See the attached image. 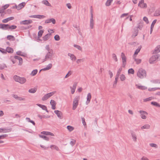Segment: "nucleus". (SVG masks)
Here are the masks:
<instances>
[{"mask_svg":"<svg viewBox=\"0 0 160 160\" xmlns=\"http://www.w3.org/2000/svg\"><path fill=\"white\" fill-rule=\"evenodd\" d=\"M137 75L140 78H142L146 76V72L144 70L140 69H139Z\"/></svg>","mask_w":160,"mask_h":160,"instance_id":"f257e3e1","label":"nucleus"},{"mask_svg":"<svg viewBox=\"0 0 160 160\" xmlns=\"http://www.w3.org/2000/svg\"><path fill=\"white\" fill-rule=\"evenodd\" d=\"M13 78L15 81L22 84L24 83L26 81V79L25 78H20L17 76H14Z\"/></svg>","mask_w":160,"mask_h":160,"instance_id":"f03ea898","label":"nucleus"},{"mask_svg":"<svg viewBox=\"0 0 160 160\" xmlns=\"http://www.w3.org/2000/svg\"><path fill=\"white\" fill-rule=\"evenodd\" d=\"M19 60V63L18 64L19 65H21L22 63V58L18 56H15L14 58H12V61L13 63H14L16 62V60Z\"/></svg>","mask_w":160,"mask_h":160,"instance_id":"7ed1b4c3","label":"nucleus"},{"mask_svg":"<svg viewBox=\"0 0 160 160\" xmlns=\"http://www.w3.org/2000/svg\"><path fill=\"white\" fill-rule=\"evenodd\" d=\"M55 92H52L48 93L45 95L42 98L43 100H45L48 99L49 97L52 96L53 94L55 93Z\"/></svg>","mask_w":160,"mask_h":160,"instance_id":"20e7f679","label":"nucleus"},{"mask_svg":"<svg viewBox=\"0 0 160 160\" xmlns=\"http://www.w3.org/2000/svg\"><path fill=\"white\" fill-rule=\"evenodd\" d=\"M138 6L141 8H144L147 7V4L144 3L143 0H141L138 4Z\"/></svg>","mask_w":160,"mask_h":160,"instance_id":"39448f33","label":"nucleus"},{"mask_svg":"<svg viewBox=\"0 0 160 160\" xmlns=\"http://www.w3.org/2000/svg\"><path fill=\"white\" fill-rule=\"evenodd\" d=\"M32 21L31 20H25L21 22L20 23L22 25H27L32 23Z\"/></svg>","mask_w":160,"mask_h":160,"instance_id":"423d86ee","label":"nucleus"},{"mask_svg":"<svg viewBox=\"0 0 160 160\" xmlns=\"http://www.w3.org/2000/svg\"><path fill=\"white\" fill-rule=\"evenodd\" d=\"M25 5V2H22L18 6H16V8L18 10H19L23 8Z\"/></svg>","mask_w":160,"mask_h":160,"instance_id":"0eeeda50","label":"nucleus"},{"mask_svg":"<svg viewBox=\"0 0 160 160\" xmlns=\"http://www.w3.org/2000/svg\"><path fill=\"white\" fill-rule=\"evenodd\" d=\"M140 113L141 114L142 118L143 119H145L146 118V115L147 113L146 112L143 111H140Z\"/></svg>","mask_w":160,"mask_h":160,"instance_id":"6e6552de","label":"nucleus"},{"mask_svg":"<svg viewBox=\"0 0 160 160\" xmlns=\"http://www.w3.org/2000/svg\"><path fill=\"white\" fill-rule=\"evenodd\" d=\"M9 25L8 24H0V28L4 29H8Z\"/></svg>","mask_w":160,"mask_h":160,"instance_id":"1a4fd4ad","label":"nucleus"},{"mask_svg":"<svg viewBox=\"0 0 160 160\" xmlns=\"http://www.w3.org/2000/svg\"><path fill=\"white\" fill-rule=\"evenodd\" d=\"M51 22H52L53 24H54L56 22L55 20L54 19L52 18L48 19L45 21L46 23H49Z\"/></svg>","mask_w":160,"mask_h":160,"instance_id":"9d476101","label":"nucleus"},{"mask_svg":"<svg viewBox=\"0 0 160 160\" xmlns=\"http://www.w3.org/2000/svg\"><path fill=\"white\" fill-rule=\"evenodd\" d=\"M50 103L52 106V109H55L56 108V102L55 101L52 100H51Z\"/></svg>","mask_w":160,"mask_h":160,"instance_id":"9b49d317","label":"nucleus"},{"mask_svg":"<svg viewBox=\"0 0 160 160\" xmlns=\"http://www.w3.org/2000/svg\"><path fill=\"white\" fill-rule=\"evenodd\" d=\"M157 58L155 56H153L152 57H151L149 60L150 62L151 63H153L154 61H155L157 59Z\"/></svg>","mask_w":160,"mask_h":160,"instance_id":"f8f14e48","label":"nucleus"},{"mask_svg":"<svg viewBox=\"0 0 160 160\" xmlns=\"http://www.w3.org/2000/svg\"><path fill=\"white\" fill-rule=\"evenodd\" d=\"M78 100H75L73 102V109H75L78 105Z\"/></svg>","mask_w":160,"mask_h":160,"instance_id":"ddd939ff","label":"nucleus"},{"mask_svg":"<svg viewBox=\"0 0 160 160\" xmlns=\"http://www.w3.org/2000/svg\"><path fill=\"white\" fill-rule=\"evenodd\" d=\"M6 51L8 53H12L13 52V49L11 47H8L6 49Z\"/></svg>","mask_w":160,"mask_h":160,"instance_id":"4468645a","label":"nucleus"},{"mask_svg":"<svg viewBox=\"0 0 160 160\" xmlns=\"http://www.w3.org/2000/svg\"><path fill=\"white\" fill-rule=\"evenodd\" d=\"M44 32V30H40L38 33V38H40L42 36V34Z\"/></svg>","mask_w":160,"mask_h":160,"instance_id":"2eb2a0df","label":"nucleus"},{"mask_svg":"<svg viewBox=\"0 0 160 160\" xmlns=\"http://www.w3.org/2000/svg\"><path fill=\"white\" fill-rule=\"evenodd\" d=\"M41 133L45 135H51V136H54V134L50 132H42Z\"/></svg>","mask_w":160,"mask_h":160,"instance_id":"dca6fc26","label":"nucleus"},{"mask_svg":"<svg viewBox=\"0 0 160 160\" xmlns=\"http://www.w3.org/2000/svg\"><path fill=\"white\" fill-rule=\"evenodd\" d=\"M55 113L57 115L58 117L59 118H61L62 115V113L61 112L56 110L54 111Z\"/></svg>","mask_w":160,"mask_h":160,"instance_id":"f3484780","label":"nucleus"},{"mask_svg":"<svg viewBox=\"0 0 160 160\" xmlns=\"http://www.w3.org/2000/svg\"><path fill=\"white\" fill-rule=\"evenodd\" d=\"M160 51V45L158 46L155 49L154 53H158Z\"/></svg>","mask_w":160,"mask_h":160,"instance_id":"a211bd4d","label":"nucleus"},{"mask_svg":"<svg viewBox=\"0 0 160 160\" xmlns=\"http://www.w3.org/2000/svg\"><path fill=\"white\" fill-rule=\"evenodd\" d=\"M7 38L9 40L13 41L15 40L14 37L12 35H9L7 37Z\"/></svg>","mask_w":160,"mask_h":160,"instance_id":"6ab92c4d","label":"nucleus"},{"mask_svg":"<svg viewBox=\"0 0 160 160\" xmlns=\"http://www.w3.org/2000/svg\"><path fill=\"white\" fill-rule=\"evenodd\" d=\"M121 57L122 60V62L123 63L126 62V57L123 53H122L121 54Z\"/></svg>","mask_w":160,"mask_h":160,"instance_id":"aec40b11","label":"nucleus"},{"mask_svg":"<svg viewBox=\"0 0 160 160\" xmlns=\"http://www.w3.org/2000/svg\"><path fill=\"white\" fill-rule=\"evenodd\" d=\"M156 20H155L153 21L152 22V24H151V32L152 31V29L154 27V26L155 25V23H156Z\"/></svg>","mask_w":160,"mask_h":160,"instance_id":"412c9836","label":"nucleus"},{"mask_svg":"<svg viewBox=\"0 0 160 160\" xmlns=\"http://www.w3.org/2000/svg\"><path fill=\"white\" fill-rule=\"evenodd\" d=\"M50 35H51V34L49 35L48 34H47L45 35L44 37H43V40L46 41L47 40H48V39L49 38V36Z\"/></svg>","mask_w":160,"mask_h":160,"instance_id":"4be33fe9","label":"nucleus"},{"mask_svg":"<svg viewBox=\"0 0 160 160\" xmlns=\"http://www.w3.org/2000/svg\"><path fill=\"white\" fill-rule=\"evenodd\" d=\"M17 26L15 25H12L11 26L9 25L8 29H15L16 28Z\"/></svg>","mask_w":160,"mask_h":160,"instance_id":"5701e85b","label":"nucleus"},{"mask_svg":"<svg viewBox=\"0 0 160 160\" xmlns=\"http://www.w3.org/2000/svg\"><path fill=\"white\" fill-rule=\"evenodd\" d=\"M67 128L68 129L70 132L72 131L74 129L73 127L70 126H68L67 127Z\"/></svg>","mask_w":160,"mask_h":160,"instance_id":"b1692460","label":"nucleus"},{"mask_svg":"<svg viewBox=\"0 0 160 160\" xmlns=\"http://www.w3.org/2000/svg\"><path fill=\"white\" fill-rule=\"evenodd\" d=\"M52 67V65L51 64L48 65L47 67L46 68H44L43 69H42V70H49V69H50Z\"/></svg>","mask_w":160,"mask_h":160,"instance_id":"393cba45","label":"nucleus"},{"mask_svg":"<svg viewBox=\"0 0 160 160\" xmlns=\"http://www.w3.org/2000/svg\"><path fill=\"white\" fill-rule=\"evenodd\" d=\"M128 73L129 74H134V71L133 69L131 68L128 70Z\"/></svg>","mask_w":160,"mask_h":160,"instance_id":"a878e982","label":"nucleus"},{"mask_svg":"<svg viewBox=\"0 0 160 160\" xmlns=\"http://www.w3.org/2000/svg\"><path fill=\"white\" fill-rule=\"evenodd\" d=\"M154 15L157 16L160 15V10L156 11Z\"/></svg>","mask_w":160,"mask_h":160,"instance_id":"bb28decb","label":"nucleus"},{"mask_svg":"<svg viewBox=\"0 0 160 160\" xmlns=\"http://www.w3.org/2000/svg\"><path fill=\"white\" fill-rule=\"evenodd\" d=\"M152 104L158 107H160V105L157 102H152L151 103Z\"/></svg>","mask_w":160,"mask_h":160,"instance_id":"cd10ccee","label":"nucleus"},{"mask_svg":"<svg viewBox=\"0 0 160 160\" xmlns=\"http://www.w3.org/2000/svg\"><path fill=\"white\" fill-rule=\"evenodd\" d=\"M91 98V94L90 93H89L87 96V101L88 102H89L90 101Z\"/></svg>","mask_w":160,"mask_h":160,"instance_id":"c85d7f7f","label":"nucleus"},{"mask_svg":"<svg viewBox=\"0 0 160 160\" xmlns=\"http://www.w3.org/2000/svg\"><path fill=\"white\" fill-rule=\"evenodd\" d=\"M37 72L38 71L37 70H33L32 72L31 75L33 76H34L37 73Z\"/></svg>","mask_w":160,"mask_h":160,"instance_id":"c756f323","label":"nucleus"},{"mask_svg":"<svg viewBox=\"0 0 160 160\" xmlns=\"http://www.w3.org/2000/svg\"><path fill=\"white\" fill-rule=\"evenodd\" d=\"M36 91V89L34 88V89H30L29 91V92L31 93H34V92H35Z\"/></svg>","mask_w":160,"mask_h":160,"instance_id":"7c9ffc66","label":"nucleus"},{"mask_svg":"<svg viewBox=\"0 0 160 160\" xmlns=\"http://www.w3.org/2000/svg\"><path fill=\"white\" fill-rule=\"evenodd\" d=\"M112 0H108L106 3V5L107 6H108L110 5L111 3L112 2Z\"/></svg>","mask_w":160,"mask_h":160,"instance_id":"2f4dec72","label":"nucleus"},{"mask_svg":"<svg viewBox=\"0 0 160 160\" xmlns=\"http://www.w3.org/2000/svg\"><path fill=\"white\" fill-rule=\"evenodd\" d=\"M38 105L43 110H46L47 108L45 106L40 104H38Z\"/></svg>","mask_w":160,"mask_h":160,"instance_id":"473e14b6","label":"nucleus"},{"mask_svg":"<svg viewBox=\"0 0 160 160\" xmlns=\"http://www.w3.org/2000/svg\"><path fill=\"white\" fill-rule=\"evenodd\" d=\"M54 39L58 41L60 40V38L58 35H57L54 36Z\"/></svg>","mask_w":160,"mask_h":160,"instance_id":"72a5a7b5","label":"nucleus"},{"mask_svg":"<svg viewBox=\"0 0 160 160\" xmlns=\"http://www.w3.org/2000/svg\"><path fill=\"white\" fill-rule=\"evenodd\" d=\"M69 56H70L72 60H75L76 59V58L75 56L72 54H69Z\"/></svg>","mask_w":160,"mask_h":160,"instance_id":"f704fd0d","label":"nucleus"},{"mask_svg":"<svg viewBox=\"0 0 160 160\" xmlns=\"http://www.w3.org/2000/svg\"><path fill=\"white\" fill-rule=\"evenodd\" d=\"M9 4H6L3 6V7H2V8H3V9L5 10L6 9H7L9 7Z\"/></svg>","mask_w":160,"mask_h":160,"instance_id":"c9c22d12","label":"nucleus"},{"mask_svg":"<svg viewBox=\"0 0 160 160\" xmlns=\"http://www.w3.org/2000/svg\"><path fill=\"white\" fill-rule=\"evenodd\" d=\"M140 48H138L135 51L134 55H137L138 53L140 52Z\"/></svg>","mask_w":160,"mask_h":160,"instance_id":"e433bc0d","label":"nucleus"},{"mask_svg":"<svg viewBox=\"0 0 160 160\" xmlns=\"http://www.w3.org/2000/svg\"><path fill=\"white\" fill-rule=\"evenodd\" d=\"M120 78L122 81H123L125 80V77L124 75H122L121 76Z\"/></svg>","mask_w":160,"mask_h":160,"instance_id":"4c0bfd02","label":"nucleus"},{"mask_svg":"<svg viewBox=\"0 0 160 160\" xmlns=\"http://www.w3.org/2000/svg\"><path fill=\"white\" fill-rule=\"evenodd\" d=\"M150 127V126L148 125H146L144 126H143L142 128V129L143 128H149Z\"/></svg>","mask_w":160,"mask_h":160,"instance_id":"58836bf2","label":"nucleus"},{"mask_svg":"<svg viewBox=\"0 0 160 160\" xmlns=\"http://www.w3.org/2000/svg\"><path fill=\"white\" fill-rule=\"evenodd\" d=\"M36 18H43L45 17V16L43 15H38L36 16Z\"/></svg>","mask_w":160,"mask_h":160,"instance_id":"ea45409f","label":"nucleus"},{"mask_svg":"<svg viewBox=\"0 0 160 160\" xmlns=\"http://www.w3.org/2000/svg\"><path fill=\"white\" fill-rule=\"evenodd\" d=\"M143 20L145 22L147 23H148V18L146 17H144L143 18Z\"/></svg>","mask_w":160,"mask_h":160,"instance_id":"a19ab883","label":"nucleus"},{"mask_svg":"<svg viewBox=\"0 0 160 160\" xmlns=\"http://www.w3.org/2000/svg\"><path fill=\"white\" fill-rule=\"evenodd\" d=\"M43 2L44 4H46V5H47L48 6H49L50 5V4L47 1H43Z\"/></svg>","mask_w":160,"mask_h":160,"instance_id":"79ce46f5","label":"nucleus"},{"mask_svg":"<svg viewBox=\"0 0 160 160\" xmlns=\"http://www.w3.org/2000/svg\"><path fill=\"white\" fill-rule=\"evenodd\" d=\"M76 142V141L72 139L71 142V144L72 145H74Z\"/></svg>","mask_w":160,"mask_h":160,"instance_id":"37998d69","label":"nucleus"},{"mask_svg":"<svg viewBox=\"0 0 160 160\" xmlns=\"http://www.w3.org/2000/svg\"><path fill=\"white\" fill-rule=\"evenodd\" d=\"M4 10L2 7L0 9V13H2L4 12Z\"/></svg>","mask_w":160,"mask_h":160,"instance_id":"c03bdc74","label":"nucleus"},{"mask_svg":"<svg viewBox=\"0 0 160 160\" xmlns=\"http://www.w3.org/2000/svg\"><path fill=\"white\" fill-rule=\"evenodd\" d=\"M8 21L13 20L14 19V17H11L7 18Z\"/></svg>","mask_w":160,"mask_h":160,"instance_id":"a18cd8bd","label":"nucleus"},{"mask_svg":"<svg viewBox=\"0 0 160 160\" xmlns=\"http://www.w3.org/2000/svg\"><path fill=\"white\" fill-rule=\"evenodd\" d=\"M6 137V135L0 136V138H3ZM3 141H0V143H2Z\"/></svg>","mask_w":160,"mask_h":160,"instance_id":"49530a36","label":"nucleus"},{"mask_svg":"<svg viewBox=\"0 0 160 160\" xmlns=\"http://www.w3.org/2000/svg\"><path fill=\"white\" fill-rule=\"evenodd\" d=\"M138 88L141 89H145L146 88L145 87L143 86H138Z\"/></svg>","mask_w":160,"mask_h":160,"instance_id":"de8ad7c7","label":"nucleus"},{"mask_svg":"<svg viewBox=\"0 0 160 160\" xmlns=\"http://www.w3.org/2000/svg\"><path fill=\"white\" fill-rule=\"evenodd\" d=\"M2 22L3 23H6L8 22L7 18L5 19L2 20Z\"/></svg>","mask_w":160,"mask_h":160,"instance_id":"09e8293b","label":"nucleus"},{"mask_svg":"<svg viewBox=\"0 0 160 160\" xmlns=\"http://www.w3.org/2000/svg\"><path fill=\"white\" fill-rule=\"evenodd\" d=\"M71 74V72L69 71L68 73L67 74V75L65 77L67 78L68 76H69Z\"/></svg>","mask_w":160,"mask_h":160,"instance_id":"8fccbe9b","label":"nucleus"},{"mask_svg":"<svg viewBox=\"0 0 160 160\" xmlns=\"http://www.w3.org/2000/svg\"><path fill=\"white\" fill-rule=\"evenodd\" d=\"M128 15V13H126V14H123L121 16V17H123L124 16H127Z\"/></svg>","mask_w":160,"mask_h":160,"instance_id":"3c124183","label":"nucleus"},{"mask_svg":"<svg viewBox=\"0 0 160 160\" xmlns=\"http://www.w3.org/2000/svg\"><path fill=\"white\" fill-rule=\"evenodd\" d=\"M48 31L49 32L51 33H52L54 32V31H53V30L51 29H49Z\"/></svg>","mask_w":160,"mask_h":160,"instance_id":"603ef678","label":"nucleus"},{"mask_svg":"<svg viewBox=\"0 0 160 160\" xmlns=\"http://www.w3.org/2000/svg\"><path fill=\"white\" fill-rule=\"evenodd\" d=\"M75 87L74 88H72L71 90V93L72 94H73L75 91Z\"/></svg>","mask_w":160,"mask_h":160,"instance_id":"864d4df0","label":"nucleus"},{"mask_svg":"<svg viewBox=\"0 0 160 160\" xmlns=\"http://www.w3.org/2000/svg\"><path fill=\"white\" fill-rule=\"evenodd\" d=\"M67 6L69 8H70L71 7V5L70 3L67 4Z\"/></svg>","mask_w":160,"mask_h":160,"instance_id":"5fc2aeb1","label":"nucleus"},{"mask_svg":"<svg viewBox=\"0 0 160 160\" xmlns=\"http://www.w3.org/2000/svg\"><path fill=\"white\" fill-rule=\"evenodd\" d=\"M3 115V113L2 111H0V116H2Z\"/></svg>","mask_w":160,"mask_h":160,"instance_id":"6e6d98bb","label":"nucleus"},{"mask_svg":"<svg viewBox=\"0 0 160 160\" xmlns=\"http://www.w3.org/2000/svg\"><path fill=\"white\" fill-rule=\"evenodd\" d=\"M136 61L137 62V63H140L141 62V60H140V59H139V60H137Z\"/></svg>","mask_w":160,"mask_h":160,"instance_id":"4d7b16f0","label":"nucleus"},{"mask_svg":"<svg viewBox=\"0 0 160 160\" xmlns=\"http://www.w3.org/2000/svg\"><path fill=\"white\" fill-rule=\"evenodd\" d=\"M4 130L3 129L0 128V132H3L4 131Z\"/></svg>","mask_w":160,"mask_h":160,"instance_id":"13d9d810","label":"nucleus"},{"mask_svg":"<svg viewBox=\"0 0 160 160\" xmlns=\"http://www.w3.org/2000/svg\"><path fill=\"white\" fill-rule=\"evenodd\" d=\"M151 146L152 147H156V145L154 144H151Z\"/></svg>","mask_w":160,"mask_h":160,"instance_id":"bf43d9fd","label":"nucleus"},{"mask_svg":"<svg viewBox=\"0 0 160 160\" xmlns=\"http://www.w3.org/2000/svg\"><path fill=\"white\" fill-rule=\"evenodd\" d=\"M133 2L134 3H136L137 2V0H133Z\"/></svg>","mask_w":160,"mask_h":160,"instance_id":"052dcab7","label":"nucleus"},{"mask_svg":"<svg viewBox=\"0 0 160 160\" xmlns=\"http://www.w3.org/2000/svg\"><path fill=\"white\" fill-rule=\"evenodd\" d=\"M40 136L41 137H42V138H46V137L45 136H44V135H40Z\"/></svg>","mask_w":160,"mask_h":160,"instance_id":"680f3d73","label":"nucleus"},{"mask_svg":"<svg viewBox=\"0 0 160 160\" xmlns=\"http://www.w3.org/2000/svg\"><path fill=\"white\" fill-rule=\"evenodd\" d=\"M150 100V98H147V99H145L144 100V101H149V100Z\"/></svg>","mask_w":160,"mask_h":160,"instance_id":"e2e57ef3","label":"nucleus"},{"mask_svg":"<svg viewBox=\"0 0 160 160\" xmlns=\"http://www.w3.org/2000/svg\"><path fill=\"white\" fill-rule=\"evenodd\" d=\"M42 26H39V27H38V29L39 30H41V29H42Z\"/></svg>","mask_w":160,"mask_h":160,"instance_id":"0e129e2a","label":"nucleus"},{"mask_svg":"<svg viewBox=\"0 0 160 160\" xmlns=\"http://www.w3.org/2000/svg\"><path fill=\"white\" fill-rule=\"evenodd\" d=\"M79 92H81L82 90V88H79L78 90Z\"/></svg>","mask_w":160,"mask_h":160,"instance_id":"69168bd1","label":"nucleus"},{"mask_svg":"<svg viewBox=\"0 0 160 160\" xmlns=\"http://www.w3.org/2000/svg\"><path fill=\"white\" fill-rule=\"evenodd\" d=\"M129 112L130 113H131V114H132V111H131V110H129Z\"/></svg>","mask_w":160,"mask_h":160,"instance_id":"338daca9","label":"nucleus"},{"mask_svg":"<svg viewBox=\"0 0 160 160\" xmlns=\"http://www.w3.org/2000/svg\"><path fill=\"white\" fill-rule=\"evenodd\" d=\"M17 54L18 55H20V52H17Z\"/></svg>","mask_w":160,"mask_h":160,"instance_id":"774afa93","label":"nucleus"}]
</instances>
